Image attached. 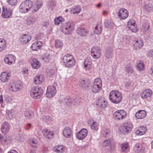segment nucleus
I'll return each instance as SVG.
<instances>
[{
    "label": "nucleus",
    "instance_id": "41",
    "mask_svg": "<svg viewBox=\"0 0 153 153\" xmlns=\"http://www.w3.org/2000/svg\"><path fill=\"white\" fill-rule=\"evenodd\" d=\"M63 46L62 42L59 39H57L55 41V46L56 48L61 49Z\"/></svg>",
    "mask_w": 153,
    "mask_h": 153
},
{
    "label": "nucleus",
    "instance_id": "47",
    "mask_svg": "<svg viewBox=\"0 0 153 153\" xmlns=\"http://www.w3.org/2000/svg\"><path fill=\"white\" fill-rule=\"evenodd\" d=\"M122 150L124 152L127 151L129 147V145L128 142H125L122 143L121 145Z\"/></svg>",
    "mask_w": 153,
    "mask_h": 153
},
{
    "label": "nucleus",
    "instance_id": "56",
    "mask_svg": "<svg viewBox=\"0 0 153 153\" xmlns=\"http://www.w3.org/2000/svg\"><path fill=\"white\" fill-rule=\"evenodd\" d=\"M22 73L24 77H26L28 74V70L26 68H23L22 71Z\"/></svg>",
    "mask_w": 153,
    "mask_h": 153
},
{
    "label": "nucleus",
    "instance_id": "34",
    "mask_svg": "<svg viewBox=\"0 0 153 153\" xmlns=\"http://www.w3.org/2000/svg\"><path fill=\"white\" fill-rule=\"evenodd\" d=\"M31 65L33 68L38 69L40 66V64L37 59L34 58L32 62Z\"/></svg>",
    "mask_w": 153,
    "mask_h": 153
},
{
    "label": "nucleus",
    "instance_id": "24",
    "mask_svg": "<svg viewBox=\"0 0 153 153\" xmlns=\"http://www.w3.org/2000/svg\"><path fill=\"white\" fill-rule=\"evenodd\" d=\"M147 131L146 127L142 126L139 127L135 130V133L138 136H140L144 134Z\"/></svg>",
    "mask_w": 153,
    "mask_h": 153
},
{
    "label": "nucleus",
    "instance_id": "11",
    "mask_svg": "<svg viewBox=\"0 0 153 153\" xmlns=\"http://www.w3.org/2000/svg\"><path fill=\"white\" fill-rule=\"evenodd\" d=\"M117 15L119 18L121 19H125L128 16V11L124 8H121L118 11Z\"/></svg>",
    "mask_w": 153,
    "mask_h": 153
},
{
    "label": "nucleus",
    "instance_id": "60",
    "mask_svg": "<svg viewBox=\"0 0 153 153\" xmlns=\"http://www.w3.org/2000/svg\"><path fill=\"white\" fill-rule=\"evenodd\" d=\"M91 62L90 61L89 59H88V58H86L85 59L84 62V65H86L87 64L88 65H91Z\"/></svg>",
    "mask_w": 153,
    "mask_h": 153
},
{
    "label": "nucleus",
    "instance_id": "3",
    "mask_svg": "<svg viewBox=\"0 0 153 153\" xmlns=\"http://www.w3.org/2000/svg\"><path fill=\"white\" fill-rule=\"evenodd\" d=\"M74 29V26L73 23L68 22L63 24L61 26V30L64 34H71Z\"/></svg>",
    "mask_w": 153,
    "mask_h": 153
},
{
    "label": "nucleus",
    "instance_id": "25",
    "mask_svg": "<svg viewBox=\"0 0 153 153\" xmlns=\"http://www.w3.org/2000/svg\"><path fill=\"white\" fill-rule=\"evenodd\" d=\"M38 141L35 138H32L28 140V144L30 146L33 148H37L38 145Z\"/></svg>",
    "mask_w": 153,
    "mask_h": 153
},
{
    "label": "nucleus",
    "instance_id": "26",
    "mask_svg": "<svg viewBox=\"0 0 153 153\" xmlns=\"http://www.w3.org/2000/svg\"><path fill=\"white\" fill-rule=\"evenodd\" d=\"M10 75L7 72H2L0 75V79L3 82H5L9 79Z\"/></svg>",
    "mask_w": 153,
    "mask_h": 153
},
{
    "label": "nucleus",
    "instance_id": "28",
    "mask_svg": "<svg viewBox=\"0 0 153 153\" xmlns=\"http://www.w3.org/2000/svg\"><path fill=\"white\" fill-rule=\"evenodd\" d=\"M144 150V148L140 143L136 144L134 147V151L135 153H142Z\"/></svg>",
    "mask_w": 153,
    "mask_h": 153
},
{
    "label": "nucleus",
    "instance_id": "43",
    "mask_svg": "<svg viewBox=\"0 0 153 153\" xmlns=\"http://www.w3.org/2000/svg\"><path fill=\"white\" fill-rule=\"evenodd\" d=\"M125 70L128 74H132L134 71L133 66L130 64H128L125 67Z\"/></svg>",
    "mask_w": 153,
    "mask_h": 153
},
{
    "label": "nucleus",
    "instance_id": "1",
    "mask_svg": "<svg viewBox=\"0 0 153 153\" xmlns=\"http://www.w3.org/2000/svg\"><path fill=\"white\" fill-rule=\"evenodd\" d=\"M109 98L112 103L115 104L119 103L122 100V94L118 90H112L110 93Z\"/></svg>",
    "mask_w": 153,
    "mask_h": 153
},
{
    "label": "nucleus",
    "instance_id": "64",
    "mask_svg": "<svg viewBox=\"0 0 153 153\" xmlns=\"http://www.w3.org/2000/svg\"><path fill=\"white\" fill-rule=\"evenodd\" d=\"M149 72L153 76V67H152L150 69H149Z\"/></svg>",
    "mask_w": 153,
    "mask_h": 153
},
{
    "label": "nucleus",
    "instance_id": "13",
    "mask_svg": "<svg viewBox=\"0 0 153 153\" xmlns=\"http://www.w3.org/2000/svg\"><path fill=\"white\" fill-rule=\"evenodd\" d=\"M88 133L87 130L86 128H83L76 134V137L78 139L82 140L86 137Z\"/></svg>",
    "mask_w": 153,
    "mask_h": 153
},
{
    "label": "nucleus",
    "instance_id": "5",
    "mask_svg": "<svg viewBox=\"0 0 153 153\" xmlns=\"http://www.w3.org/2000/svg\"><path fill=\"white\" fill-rule=\"evenodd\" d=\"M33 7V3L31 1H25L21 3L19 7V10L21 13H25L30 10Z\"/></svg>",
    "mask_w": 153,
    "mask_h": 153
},
{
    "label": "nucleus",
    "instance_id": "23",
    "mask_svg": "<svg viewBox=\"0 0 153 153\" xmlns=\"http://www.w3.org/2000/svg\"><path fill=\"white\" fill-rule=\"evenodd\" d=\"M64 136L66 138H69L72 136V131L69 127H65L63 130Z\"/></svg>",
    "mask_w": 153,
    "mask_h": 153
},
{
    "label": "nucleus",
    "instance_id": "18",
    "mask_svg": "<svg viewBox=\"0 0 153 153\" xmlns=\"http://www.w3.org/2000/svg\"><path fill=\"white\" fill-rule=\"evenodd\" d=\"M12 10L6 7L3 6L2 7V11L1 16L2 18H8L12 14Z\"/></svg>",
    "mask_w": 153,
    "mask_h": 153
},
{
    "label": "nucleus",
    "instance_id": "10",
    "mask_svg": "<svg viewBox=\"0 0 153 153\" xmlns=\"http://www.w3.org/2000/svg\"><path fill=\"white\" fill-rule=\"evenodd\" d=\"M126 112L123 110H119L115 111L113 116L116 120H121L125 118L126 116Z\"/></svg>",
    "mask_w": 153,
    "mask_h": 153
},
{
    "label": "nucleus",
    "instance_id": "6",
    "mask_svg": "<svg viewBox=\"0 0 153 153\" xmlns=\"http://www.w3.org/2000/svg\"><path fill=\"white\" fill-rule=\"evenodd\" d=\"M23 87L22 82L19 80L13 81L9 85L10 90L13 92H17L21 90Z\"/></svg>",
    "mask_w": 153,
    "mask_h": 153
},
{
    "label": "nucleus",
    "instance_id": "50",
    "mask_svg": "<svg viewBox=\"0 0 153 153\" xmlns=\"http://www.w3.org/2000/svg\"><path fill=\"white\" fill-rule=\"evenodd\" d=\"M63 102L66 103V104L69 105L70 104L73 103L74 104H75V103H74L73 101L72 102L71 99L70 97L68 96L65 97L63 100Z\"/></svg>",
    "mask_w": 153,
    "mask_h": 153
},
{
    "label": "nucleus",
    "instance_id": "63",
    "mask_svg": "<svg viewBox=\"0 0 153 153\" xmlns=\"http://www.w3.org/2000/svg\"><path fill=\"white\" fill-rule=\"evenodd\" d=\"M12 111H9V113L8 114V117H9L10 119H11L13 118V116L11 115Z\"/></svg>",
    "mask_w": 153,
    "mask_h": 153
},
{
    "label": "nucleus",
    "instance_id": "19",
    "mask_svg": "<svg viewBox=\"0 0 153 153\" xmlns=\"http://www.w3.org/2000/svg\"><path fill=\"white\" fill-rule=\"evenodd\" d=\"M133 43L134 47L136 50L140 49L143 45V40L140 39H135L133 41Z\"/></svg>",
    "mask_w": 153,
    "mask_h": 153
},
{
    "label": "nucleus",
    "instance_id": "45",
    "mask_svg": "<svg viewBox=\"0 0 153 153\" xmlns=\"http://www.w3.org/2000/svg\"><path fill=\"white\" fill-rule=\"evenodd\" d=\"M64 19L61 16H59L54 19V23L55 25H59L61 22L64 21Z\"/></svg>",
    "mask_w": 153,
    "mask_h": 153
},
{
    "label": "nucleus",
    "instance_id": "46",
    "mask_svg": "<svg viewBox=\"0 0 153 153\" xmlns=\"http://www.w3.org/2000/svg\"><path fill=\"white\" fill-rule=\"evenodd\" d=\"M144 68V65L142 61H140L139 63L137 65L136 68L139 71H142Z\"/></svg>",
    "mask_w": 153,
    "mask_h": 153
},
{
    "label": "nucleus",
    "instance_id": "62",
    "mask_svg": "<svg viewBox=\"0 0 153 153\" xmlns=\"http://www.w3.org/2000/svg\"><path fill=\"white\" fill-rule=\"evenodd\" d=\"M49 4L50 5V7H51V9H52L53 7L55 5V3L53 1H51L50 2Z\"/></svg>",
    "mask_w": 153,
    "mask_h": 153
},
{
    "label": "nucleus",
    "instance_id": "51",
    "mask_svg": "<svg viewBox=\"0 0 153 153\" xmlns=\"http://www.w3.org/2000/svg\"><path fill=\"white\" fill-rule=\"evenodd\" d=\"M24 114L26 119H30L32 117L33 114L31 111L26 110L25 111Z\"/></svg>",
    "mask_w": 153,
    "mask_h": 153
},
{
    "label": "nucleus",
    "instance_id": "58",
    "mask_svg": "<svg viewBox=\"0 0 153 153\" xmlns=\"http://www.w3.org/2000/svg\"><path fill=\"white\" fill-rule=\"evenodd\" d=\"M7 2L11 5L13 6L16 4L17 3V0H7Z\"/></svg>",
    "mask_w": 153,
    "mask_h": 153
},
{
    "label": "nucleus",
    "instance_id": "2",
    "mask_svg": "<svg viewBox=\"0 0 153 153\" xmlns=\"http://www.w3.org/2000/svg\"><path fill=\"white\" fill-rule=\"evenodd\" d=\"M43 93L42 88L38 86L33 87L30 91L31 97L35 99H38L41 98Z\"/></svg>",
    "mask_w": 153,
    "mask_h": 153
},
{
    "label": "nucleus",
    "instance_id": "42",
    "mask_svg": "<svg viewBox=\"0 0 153 153\" xmlns=\"http://www.w3.org/2000/svg\"><path fill=\"white\" fill-rule=\"evenodd\" d=\"M54 150L56 152L62 153L64 151L65 148L62 145H58L55 147Z\"/></svg>",
    "mask_w": 153,
    "mask_h": 153
},
{
    "label": "nucleus",
    "instance_id": "8",
    "mask_svg": "<svg viewBox=\"0 0 153 153\" xmlns=\"http://www.w3.org/2000/svg\"><path fill=\"white\" fill-rule=\"evenodd\" d=\"M132 126L131 123L128 122L126 123L120 127V130L124 134L129 133L131 130Z\"/></svg>",
    "mask_w": 153,
    "mask_h": 153
},
{
    "label": "nucleus",
    "instance_id": "4",
    "mask_svg": "<svg viewBox=\"0 0 153 153\" xmlns=\"http://www.w3.org/2000/svg\"><path fill=\"white\" fill-rule=\"evenodd\" d=\"M63 61L65 66L68 68L72 67L76 63L74 56L70 54H67L64 56Z\"/></svg>",
    "mask_w": 153,
    "mask_h": 153
},
{
    "label": "nucleus",
    "instance_id": "29",
    "mask_svg": "<svg viewBox=\"0 0 153 153\" xmlns=\"http://www.w3.org/2000/svg\"><path fill=\"white\" fill-rule=\"evenodd\" d=\"M152 94V90L149 89H147L143 91L141 96L142 98H146L151 97Z\"/></svg>",
    "mask_w": 153,
    "mask_h": 153
},
{
    "label": "nucleus",
    "instance_id": "36",
    "mask_svg": "<svg viewBox=\"0 0 153 153\" xmlns=\"http://www.w3.org/2000/svg\"><path fill=\"white\" fill-rule=\"evenodd\" d=\"M149 24L147 22H144L142 24L141 27V31L143 32H146L149 30Z\"/></svg>",
    "mask_w": 153,
    "mask_h": 153
},
{
    "label": "nucleus",
    "instance_id": "59",
    "mask_svg": "<svg viewBox=\"0 0 153 153\" xmlns=\"http://www.w3.org/2000/svg\"><path fill=\"white\" fill-rule=\"evenodd\" d=\"M147 56L149 57H153V50H151L149 51L147 53Z\"/></svg>",
    "mask_w": 153,
    "mask_h": 153
},
{
    "label": "nucleus",
    "instance_id": "7",
    "mask_svg": "<svg viewBox=\"0 0 153 153\" xmlns=\"http://www.w3.org/2000/svg\"><path fill=\"white\" fill-rule=\"evenodd\" d=\"M102 85V81L100 78L95 79L92 85V91L94 93L99 92L101 89Z\"/></svg>",
    "mask_w": 153,
    "mask_h": 153
},
{
    "label": "nucleus",
    "instance_id": "27",
    "mask_svg": "<svg viewBox=\"0 0 153 153\" xmlns=\"http://www.w3.org/2000/svg\"><path fill=\"white\" fill-rule=\"evenodd\" d=\"M42 131L43 135L46 138H51L54 135L53 132L51 131L50 129L47 128L44 129Z\"/></svg>",
    "mask_w": 153,
    "mask_h": 153
},
{
    "label": "nucleus",
    "instance_id": "44",
    "mask_svg": "<svg viewBox=\"0 0 153 153\" xmlns=\"http://www.w3.org/2000/svg\"><path fill=\"white\" fill-rule=\"evenodd\" d=\"M101 134L104 137H106L109 135L110 131L109 129L103 128L101 131Z\"/></svg>",
    "mask_w": 153,
    "mask_h": 153
},
{
    "label": "nucleus",
    "instance_id": "16",
    "mask_svg": "<svg viewBox=\"0 0 153 153\" xmlns=\"http://www.w3.org/2000/svg\"><path fill=\"white\" fill-rule=\"evenodd\" d=\"M31 36L30 35L25 34L20 37L19 41L21 44H26L31 40Z\"/></svg>",
    "mask_w": 153,
    "mask_h": 153
},
{
    "label": "nucleus",
    "instance_id": "35",
    "mask_svg": "<svg viewBox=\"0 0 153 153\" xmlns=\"http://www.w3.org/2000/svg\"><path fill=\"white\" fill-rule=\"evenodd\" d=\"M35 21L34 18L31 16H29L26 19L25 23L27 25H33Z\"/></svg>",
    "mask_w": 153,
    "mask_h": 153
},
{
    "label": "nucleus",
    "instance_id": "40",
    "mask_svg": "<svg viewBox=\"0 0 153 153\" xmlns=\"http://www.w3.org/2000/svg\"><path fill=\"white\" fill-rule=\"evenodd\" d=\"M51 56L50 54L48 53H44L42 56V59L44 61L48 62L51 59Z\"/></svg>",
    "mask_w": 153,
    "mask_h": 153
},
{
    "label": "nucleus",
    "instance_id": "20",
    "mask_svg": "<svg viewBox=\"0 0 153 153\" xmlns=\"http://www.w3.org/2000/svg\"><path fill=\"white\" fill-rule=\"evenodd\" d=\"M44 79L45 77L43 75L38 74L34 78L33 82L36 85H38L41 84Z\"/></svg>",
    "mask_w": 153,
    "mask_h": 153
},
{
    "label": "nucleus",
    "instance_id": "22",
    "mask_svg": "<svg viewBox=\"0 0 153 153\" xmlns=\"http://www.w3.org/2000/svg\"><path fill=\"white\" fill-rule=\"evenodd\" d=\"M108 102L104 98L99 99L97 102V105L98 107L102 108H105L108 105Z\"/></svg>",
    "mask_w": 153,
    "mask_h": 153
},
{
    "label": "nucleus",
    "instance_id": "31",
    "mask_svg": "<svg viewBox=\"0 0 153 153\" xmlns=\"http://www.w3.org/2000/svg\"><path fill=\"white\" fill-rule=\"evenodd\" d=\"M42 44V42L40 41L35 42L32 45L31 49L33 51H37L41 48Z\"/></svg>",
    "mask_w": 153,
    "mask_h": 153
},
{
    "label": "nucleus",
    "instance_id": "12",
    "mask_svg": "<svg viewBox=\"0 0 153 153\" xmlns=\"http://www.w3.org/2000/svg\"><path fill=\"white\" fill-rule=\"evenodd\" d=\"M56 89L54 86H49L47 87L46 95L48 97H52L56 94Z\"/></svg>",
    "mask_w": 153,
    "mask_h": 153
},
{
    "label": "nucleus",
    "instance_id": "38",
    "mask_svg": "<svg viewBox=\"0 0 153 153\" xmlns=\"http://www.w3.org/2000/svg\"><path fill=\"white\" fill-rule=\"evenodd\" d=\"M42 2L37 1L33 8L32 12L34 13L38 11L39 9L42 6Z\"/></svg>",
    "mask_w": 153,
    "mask_h": 153
},
{
    "label": "nucleus",
    "instance_id": "52",
    "mask_svg": "<svg viewBox=\"0 0 153 153\" xmlns=\"http://www.w3.org/2000/svg\"><path fill=\"white\" fill-rule=\"evenodd\" d=\"M99 123L94 122L91 125V128L93 130L97 131L98 129Z\"/></svg>",
    "mask_w": 153,
    "mask_h": 153
},
{
    "label": "nucleus",
    "instance_id": "48",
    "mask_svg": "<svg viewBox=\"0 0 153 153\" xmlns=\"http://www.w3.org/2000/svg\"><path fill=\"white\" fill-rule=\"evenodd\" d=\"M6 46L5 41L3 39H0V52L3 51Z\"/></svg>",
    "mask_w": 153,
    "mask_h": 153
},
{
    "label": "nucleus",
    "instance_id": "39",
    "mask_svg": "<svg viewBox=\"0 0 153 153\" xmlns=\"http://www.w3.org/2000/svg\"><path fill=\"white\" fill-rule=\"evenodd\" d=\"M42 2L37 1L33 8L32 12L34 13L38 11L39 9L42 6Z\"/></svg>",
    "mask_w": 153,
    "mask_h": 153
},
{
    "label": "nucleus",
    "instance_id": "54",
    "mask_svg": "<svg viewBox=\"0 0 153 153\" xmlns=\"http://www.w3.org/2000/svg\"><path fill=\"white\" fill-rule=\"evenodd\" d=\"M152 6L150 4L145 5L144 8L146 10L148 11H149L153 9Z\"/></svg>",
    "mask_w": 153,
    "mask_h": 153
},
{
    "label": "nucleus",
    "instance_id": "53",
    "mask_svg": "<svg viewBox=\"0 0 153 153\" xmlns=\"http://www.w3.org/2000/svg\"><path fill=\"white\" fill-rule=\"evenodd\" d=\"M111 144V140L110 139H106L104 140L102 143L103 146L104 147H106L107 146H109Z\"/></svg>",
    "mask_w": 153,
    "mask_h": 153
},
{
    "label": "nucleus",
    "instance_id": "33",
    "mask_svg": "<svg viewBox=\"0 0 153 153\" xmlns=\"http://www.w3.org/2000/svg\"><path fill=\"white\" fill-rule=\"evenodd\" d=\"M89 82L86 80L81 79L79 81V86L84 89L87 88L89 86Z\"/></svg>",
    "mask_w": 153,
    "mask_h": 153
},
{
    "label": "nucleus",
    "instance_id": "61",
    "mask_svg": "<svg viewBox=\"0 0 153 153\" xmlns=\"http://www.w3.org/2000/svg\"><path fill=\"white\" fill-rule=\"evenodd\" d=\"M86 65H84V67H85V69L87 70H89L91 68V65H88L86 64Z\"/></svg>",
    "mask_w": 153,
    "mask_h": 153
},
{
    "label": "nucleus",
    "instance_id": "15",
    "mask_svg": "<svg viewBox=\"0 0 153 153\" xmlns=\"http://www.w3.org/2000/svg\"><path fill=\"white\" fill-rule=\"evenodd\" d=\"M15 56L12 54H9L6 56L4 59L5 63L9 65L14 64L16 60Z\"/></svg>",
    "mask_w": 153,
    "mask_h": 153
},
{
    "label": "nucleus",
    "instance_id": "30",
    "mask_svg": "<svg viewBox=\"0 0 153 153\" xmlns=\"http://www.w3.org/2000/svg\"><path fill=\"white\" fill-rule=\"evenodd\" d=\"M146 113L144 110H140L135 114V116L136 118L139 119H143L146 116Z\"/></svg>",
    "mask_w": 153,
    "mask_h": 153
},
{
    "label": "nucleus",
    "instance_id": "9",
    "mask_svg": "<svg viewBox=\"0 0 153 153\" xmlns=\"http://www.w3.org/2000/svg\"><path fill=\"white\" fill-rule=\"evenodd\" d=\"M101 51L100 48L94 46L93 47L91 51V55L94 59H98L101 56Z\"/></svg>",
    "mask_w": 153,
    "mask_h": 153
},
{
    "label": "nucleus",
    "instance_id": "14",
    "mask_svg": "<svg viewBox=\"0 0 153 153\" xmlns=\"http://www.w3.org/2000/svg\"><path fill=\"white\" fill-rule=\"evenodd\" d=\"M127 26L130 30L133 32H136L137 31L136 22L134 19H130L128 21Z\"/></svg>",
    "mask_w": 153,
    "mask_h": 153
},
{
    "label": "nucleus",
    "instance_id": "32",
    "mask_svg": "<svg viewBox=\"0 0 153 153\" xmlns=\"http://www.w3.org/2000/svg\"><path fill=\"white\" fill-rule=\"evenodd\" d=\"M81 8L79 6H73L71 10V13L78 14L81 11Z\"/></svg>",
    "mask_w": 153,
    "mask_h": 153
},
{
    "label": "nucleus",
    "instance_id": "57",
    "mask_svg": "<svg viewBox=\"0 0 153 153\" xmlns=\"http://www.w3.org/2000/svg\"><path fill=\"white\" fill-rule=\"evenodd\" d=\"M43 119L46 122H50L51 120V117L48 116H44Z\"/></svg>",
    "mask_w": 153,
    "mask_h": 153
},
{
    "label": "nucleus",
    "instance_id": "55",
    "mask_svg": "<svg viewBox=\"0 0 153 153\" xmlns=\"http://www.w3.org/2000/svg\"><path fill=\"white\" fill-rule=\"evenodd\" d=\"M5 101L7 104L11 103L13 101V98L11 96H8L6 98Z\"/></svg>",
    "mask_w": 153,
    "mask_h": 153
},
{
    "label": "nucleus",
    "instance_id": "37",
    "mask_svg": "<svg viewBox=\"0 0 153 153\" xmlns=\"http://www.w3.org/2000/svg\"><path fill=\"white\" fill-rule=\"evenodd\" d=\"M102 31V26L101 24H98L95 27L94 30L95 33L97 34H101Z\"/></svg>",
    "mask_w": 153,
    "mask_h": 153
},
{
    "label": "nucleus",
    "instance_id": "17",
    "mask_svg": "<svg viewBox=\"0 0 153 153\" xmlns=\"http://www.w3.org/2000/svg\"><path fill=\"white\" fill-rule=\"evenodd\" d=\"M10 127V125L8 122H4L1 126V132L3 134H7L9 131Z\"/></svg>",
    "mask_w": 153,
    "mask_h": 153
},
{
    "label": "nucleus",
    "instance_id": "21",
    "mask_svg": "<svg viewBox=\"0 0 153 153\" xmlns=\"http://www.w3.org/2000/svg\"><path fill=\"white\" fill-rule=\"evenodd\" d=\"M76 33L80 36H87L89 33V31L86 28L80 27L77 29Z\"/></svg>",
    "mask_w": 153,
    "mask_h": 153
},
{
    "label": "nucleus",
    "instance_id": "49",
    "mask_svg": "<svg viewBox=\"0 0 153 153\" xmlns=\"http://www.w3.org/2000/svg\"><path fill=\"white\" fill-rule=\"evenodd\" d=\"M114 25L113 22L110 20L106 21L104 22V25L108 28H111Z\"/></svg>",
    "mask_w": 153,
    "mask_h": 153
}]
</instances>
